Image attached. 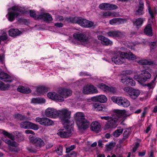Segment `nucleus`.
<instances>
[{
  "mask_svg": "<svg viewBox=\"0 0 157 157\" xmlns=\"http://www.w3.org/2000/svg\"><path fill=\"white\" fill-rule=\"evenodd\" d=\"M79 25L81 26L86 28H90L94 25L93 22L82 19L81 17Z\"/></svg>",
  "mask_w": 157,
  "mask_h": 157,
  "instance_id": "nucleus-21",
  "label": "nucleus"
},
{
  "mask_svg": "<svg viewBox=\"0 0 157 157\" xmlns=\"http://www.w3.org/2000/svg\"><path fill=\"white\" fill-rule=\"evenodd\" d=\"M30 15L31 17L33 18L36 20H38L39 18V15L37 14V13L33 10L30 11Z\"/></svg>",
  "mask_w": 157,
  "mask_h": 157,
  "instance_id": "nucleus-43",
  "label": "nucleus"
},
{
  "mask_svg": "<svg viewBox=\"0 0 157 157\" xmlns=\"http://www.w3.org/2000/svg\"><path fill=\"white\" fill-rule=\"evenodd\" d=\"M13 133L15 135L16 140L18 142H21L24 140V137L22 133L18 131H15Z\"/></svg>",
  "mask_w": 157,
  "mask_h": 157,
  "instance_id": "nucleus-35",
  "label": "nucleus"
},
{
  "mask_svg": "<svg viewBox=\"0 0 157 157\" xmlns=\"http://www.w3.org/2000/svg\"><path fill=\"white\" fill-rule=\"evenodd\" d=\"M7 36L6 33L4 32L2 35L0 36V39L1 41V40L2 41L5 40L7 39Z\"/></svg>",
  "mask_w": 157,
  "mask_h": 157,
  "instance_id": "nucleus-51",
  "label": "nucleus"
},
{
  "mask_svg": "<svg viewBox=\"0 0 157 157\" xmlns=\"http://www.w3.org/2000/svg\"><path fill=\"white\" fill-rule=\"evenodd\" d=\"M128 78V77H125L122 78L121 79V82L124 84H127V81Z\"/></svg>",
  "mask_w": 157,
  "mask_h": 157,
  "instance_id": "nucleus-55",
  "label": "nucleus"
},
{
  "mask_svg": "<svg viewBox=\"0 0 157 157\" xmlns=\"http://www.w3.org/2000/svg\"><path fill=\"white\" fill-rule=\"evenodd\" d=\"M144 33L145 35L149 36H153L152 29L150 24H148L145 27L144 29Z\"/></svg>",
  "mask_w": 157,
  "mask_h": 157,
  "instance_id": "nucleus-27",
  "label": "nucleus"
},
{
  "mask_svg": "<svg viewBox=\"0 0 157 157\" xmlns=\"http://www.w3.org/2000/svg\"><path fill=\"white\" fill-rule=\"evenodd\" d=\"M100 118L102 119H104L106 121H108L110 118V116H100Z\"/></svg>",
  "mask_w": 157,
  "mask_h": 157,
  "instance_id": "nucleus-63",
  "label": "nucleus"
},
{
  "mask_svg": "<svg viewBox=\"0 0 157 157\" xmlns=\"http://www.w3.org/2000/svg\"><path fill=\"white\" fill-rule=\"evenodd\" d=\"M139 146V144L138 143H136L135 146L133 147L132 149V152H135L137 150V148H138Z\"/></svg>",
  "mask_w": 157,
  "mask_h": 157,
  "instance_id": "nucleus-56",
  "label": "nucleus"
},
{
  "mask_svg": "<svg viewBox=\"0 0 157 157\" xmlns=\"http://www.w3.org/2000/svg\"><path fill=\"white\" fill-rule=\"evenodd\" d=\"M154 84L152 82H151L147 84H146L145 86H147L149 90H150L154 87Z\"/></svg>",
  "mask_w": 157,
  "mask_h": 157,
  "instance_id": "nucleus-53",
  "label": "nucleus"
},
{
  "mask_svg": "<svg viewBox=\"0 0 157 157\" xmlns=\"http://www.w3.org/2000/svg\"><path fill=\"white\" fill-rule=\"evenodd\" d=\"M30 140L32 144L38 149H39L44 146V141L40 138L32 137Z\"/></svg>",
  "mask_w": 157,
  "mask_h": 157,
  "instance_id": "nucleus-13",
  "label": "nucleus"
},
{
  "mask_svg": "<svg viewBox=\"0 0 157 157\" xmlns=\"http://www.w3.org/2000/svg\"><path fill=\"white\" fill-rule=\"evenodd\" d=\"M2 133L4 135L11 139V141L6 137H3L2 140L9 145V149L11 151L16 152L17 150V147L18 144L14 141L15 136L12 133H9L4 130H2Z\"/></svg>",
  "mask_w": 157,
  "mask_h": 157,
  "instance_id": "nucleus-4",
  "label": "nucleus"
},
{
  "mask_svg": "<svg viewBox=\"0 0 157 157\" xmlns=\"http://www.w3.org/2000/svg\"><path fill=\"white\" fill-rule=\"evenodd\" d=\"M101 129V125L98 122H93L91 126L90 129L93 131L98 133L100 131Z\"/></svg>",
  "mask_w": 157,
  "mask_h": 157,
  "instance_id": "nucleus-24",
  "label": "nucleus"
},
{
  "mask_svg": "<svg viewBox=\"0 0 157 157\" xmlns=\"http://www.w3.org/2000/svg\"><path fill=\"white\" fill-rule=\"evenodd\" d=\"M139 5L138 8L136 11V15H141L144 13V4L142 0H140L139 2Z\"/></svg>",
  "mask_w": 157,
  "mask_h": 157,
  "instance_id": "nucleus-25",
  "label": "nucleus"
},
{
  "mask_svg": "<svg viewBox=\"0 0 157 157\" xmlns=\"http://www.w3.org/2000/svg\"><path fill=\"white\" fill-rule=\"evenodd\" d=\"M28 150L30 152H34L36 151V149L34 148L33 147H29L28 148Z\"/></svg>",
  "mask_w": 157,
  "mask_h": 157,
  "instance_id": "nucleus-59",
  "label": "nucleus"
},
{
  "mask_svg": "<svg viewBox=\"0 0 157 157\" xmlns=\"http://www.w3.org/2000/svg\"><path fill=\"white\" fill-rule=\"evenodd\" d=\"M81 17H71L67 18V21L69 22H71L73 23H77L79 25Z\"/></svg>",
  "mask_w": 157,
  "mask_h": 157,
  "instance_id": "nucleus-34",
  "label": "nucleus"
},
{
  "mask_svg": "<svg viewBox=\"0 0 157 157\" xmlns=\"http://www.w3.org/2000/svg\"><path fill=\"white\" fill-rule=\"evenodd\" d=\"M127 139V138L125 137H123L119 140V143L120 144H121L123 143L126 141V140Z\"/></svg>",
  "mask_w": 157,
  "mask_h": 157,
  "instance_id": "nucleus-62",
  "label": "nucleus"
},
{
  "mask_svg": "<svg viewBox=\"0 0 157 157\" xmlns=\"http://www.w3.org/2000/svg\"><path fill=\"white\" fill-rule=\"evenodd\" d=\"M98 38L99 40H101L102 42V44L104 45H108L109 44H112L113 43L108 38L102 35L98 36Z\"/></svg>",
  "mask_w": 157,
  "mask_h": 157,
  "instance_id": "nucleus-26",
  "label": "nucleus"
},
{
  "mask_svg": "<svg viewBox=\"0 0 157 157\" xmlns=\"http://www.w3.org/2000/svg\"><path fill=\"white\" fill-rule=\"evenodd\" d=\"M55 26L58 28L62 27L63 26V25L61 22H58L55 24Z\"/></svg>",
  "mask_w": 157,
  "mask_h": 157,
  "instance_id": "nucleus-58",
  "label": "nucleus"
},
{
  "mask_svg": "<svg viewBox=\"0 0 157 157\" xmlns=\"http://www.w3.org/2000/svg\"><path fill=\"white\" fill-rule=\"evenodd\" d=\"M15 117L17 119H19L21 121H23L26 119L25 116H23L21 114H17L15 115Z\"/></svg>",
  "mask_w": 157,
  "mask_h": 157,
  "instance_id": "nucleus-47",
  "label": "nucleus"
},
{
  "mask_svg": "<svg viewBox=\"0 0 157 157\" xmlns=\"http://www.w3.org/2000/svg\"><path fill=\"white\" fill-rule=\"evenodd\" d=\"M146 153V151L144 150L142 152H139L138 153V155L139 156H144Z\"/></svg>",
  "mask_w": 157,
  "mask_h": 157,
  "instance_id": "nucleus-64",
  "label": "nucleus"
},
{
  "mask_svg": "<svg viewBox=\"0 0 157 157\" xmlns=\"http://www.w3.org/2000/svg\"><path fill=\"white\" fill-rule=\"evenodd\" d=\"M115 144L113 143H110L109 144H106L105 147L107 151H111L113 148Z\"/></svg>",
  "mask_w": 157,
  "mask_h": 157,
  "instance_id": "nucleus-48",
  "label": "nucleus"
},
{
  "mask_svg": "<svg viewBox=\"0 0 157 157\" xmlns=\"http://www.w3.org/2000/svg\"><path fill=\"white\" fill-rule=\"evenodd\" d=\"M123 129L121 127H118L117 129L113 133V136L115 137H118L122 133Z\"/></svg>",
  "mask_w": 157,
  "mask_h": 157,
  "instance_id": "nucleus-41",
  "label": "nucleus"
},
{
  "mask_svg": "<svg viewBox=\"0 0 157 157\" xmlns=\"http://www.w3.org/2000/svg\"><path fill=\"white\" fill-rule=\"evenodd\" d=\"M82 92L84 94H97L98 92L97 88L92 85L84 86L83 88Z\"/></svg>",
  "mask_w": 157,
  "mask_h": 157,
  "instance_id": "nucleus-12",
  "label": "nucleus"
},
{
  "mask_svg": "<svg viewBox=\"0 0 157 157\" xmlns=\"http://www.w3.org/2000/svg\"><path fill=\"white\" fill-rule=\"evenodd\" d=\"M47 95L48 98L52 100L60 102L63 101L64 100L61 95L54 92H49Z\"/></svg>",
  "mask_w": 157,
  "mask_h": 157,
  "instance_id": "nucleus-17",
  "label": "nucleus"
},
{
  "mask_svg": "<svg viewBox=\"0 0 157 157\" xmlns=\"http://www.w3.org/2000/svg\"><path fill=\"white\" fill-rule=\"evenodd\" d=\"M17 90L21 93L29 94L31 91V90L29 88H26L22 86H19L17 88Z\"/></svg>",
  "mask_w": 157,
  "mask_h": 157,
  "instance_id": "nucleus-33",
  "label": "nucleus"
},
{
  "mask_svg": "<svg viewBox=\"0 0 157 157\" xmlns=\"http://www.w3.org/2000/svg\"><path fill=\"white\" fill-rule=\"evenodd\" d=\"M138 62L140 64L142 65H151L154 64V62L153 61L151 60H147L146 59L139 60Z\"/></svg>",
  "mask_w": 157,
  "mask_h": 157,
  "instance_id": "nucleus-40",
  "label": "nucleus"
},
{
  "mask_svg": "<svg viewBox=\"0 0 157 157\" xmlns=\"http://www.w3.org/2000/svg\"><path fill=\"white\" fill-rule=\"evenodd\" d=\"M66 125V128L59 130L57 133V134L62 138H67L71 135V129L69 127L71 126Z\"/></svg>",
  "mask_w": 157,
  "mask_h": 157,
  "instance_id": "nucleus-9",
  "label": "nucleus"
},
{
  "mask_svg": "<svg viewBox=\"0 0 157 157\" xmlns=\"http://www.w3.org/2000/svg\"><path fill=\"white\" fill-rule=\"evenodd\" d=\"M76 124L79 130H85L88 128L90 123L85 118L84 114L82 112H77L74 115Z\"/></svg>",
  "mask_w": 157,
  "mask_h": 157,
  "instance_id": "nucleus-3",
  "label": "nucleus"
},
{
  "mask_svg": "<svg viewBox=\"0 0 157 157\" xmlns=\"http://www.w3.org/2000/svg\"><path fill=\"white\" fill-rule=\"evenodd\" d=\"M99 8L101 10H110L117 9L118 7L115 5L107 3L100 4L99 6Z\"/></svg>",
  "mask_w": 157,
  "mask_h": 157,
  "instance_id": "nucleus-15",
  "label": "nucleus"
},
{
  "mask_svg": "<svg viewBox=\"0 0 157 157\" xmlns=\"http://www.w3.org/2000/svg\"><path fill=\"white\" fill-rule=\"evenodd\" d=\"M132 71L129 70H126L123 71L124 74H125L126 75H130L132 74Z\"/></svg>",
  "mask_w": 157,
  "mask_h": 157,
  "instance_id": "nucleus-57",
  "label": "nucleus"
},
{
  "mask_svg": "<svg viewBox=\"0 0 157 157\" xmlns=\"http://www.w3.org/2000/svg\"><path fill=\"white\" fill-rule=\"evenodd\" d=\"M8 19L11 21H12L15 19V17L21 15V14H24L25 12L24 9L21 7L18 6H13L8 9Z\"/></svg>",
  "mask_w": 157,
  "mask_h": 157,
  "instance_id": "nucleus-5",
  "label": "nucleus"
},
{
  "mask_svg": "<svg viewBox=\"0 0 157 157\" xmlns=\"http://www.w3.org/2000/svg\"><path fill=\"white\" fill-rule=\"evenodd\" d=\"M124 90L127 93L128 96L132 99H135L137 98L140 93L138 90L132 87H125Z\"/></svg>",
  "mask_w": 157,
  "mask_h": 157,
  "instance_id": "nucleus-8",
  "label": "nucleus"
},
{
  "mask_svg": "<svg viewBox=\"0 0 157 157\" xmlns=\"http://www.w3.org/2000/svg\"><path fill=\"white\" fill-rule=\"evenodd\" d=\"M140 82H145L147 79H149L151 77V74L146 70L144 71L141 74Z\"/></svg>",
  "mask_w": 157,
  "mask_h": 157,
  "instance_id": "nucleus-22",
  "label": "nucleus"
},
{
  "mask_svg": "<svg viewBox=\"0 0 157 157\" xmlns=\"http://www.w3.org/2000/svg\"><path fill=\"white\" fill-rule=\"evenodd\" d=\"M20 125L21 128L24 129H29L36 130L39 128L38 125L29 121L21 122Z\"/></svg>",
  "mask_w": 157,
  "mask_h": 157,
  "instance_id": "nucleus-11",
  "label": "nucleus"
},
{
  "mask_svg": "<svg viewBox=\"0 0 157 157\" xmlns=\"http://www.w3.org/2000/svg\"><path fill=\"white\" fill-rule=\"evenodd\" d=\"M134 78L135 79L138 80V82H140V78H141V75H136L134 76Z\"/></svg>",
  "mask_w": 157,
  "mask_h": 157,
  "instance_id": "nucleus-60",
  "label": "nucleus"
},
{
  "mask_svg": "<svg viewBox=\"0 0 157 157\" xmlns=\"http://www.w3.org/2000/svg\"><path fill=\"white\" fill-rule=\"evenodd\" d=\"M45 114L48 117L56 118L58 117V111L53 108H48L45 110Z\"/></svg>",
  "mask_w": 157,
  "mask_h": 157,
  "instance_id": "nucleus-14",
  "label": "nucleus"
},
{
  "mask_svg": "<svg viewBox=\"0 0 157 157\" xmlns=\"http://www.w3.org/2000/svg\"><path fill=\"white\" fill-rule=\"evenodd\" d=\"M35 121L36 122L39 123L40 125L46 126H51L53 124L52 121L45 117H36V118Z\"/></svg>",
  "mask_w": 157,
  "mask_h": 157,
  "instance_id": "nucleus-10",
  "label": "nucleus"
},
{
  "mask_svg": "<svg viewBox=\"0 0 157 157\" xmlns=\"http://www.w3.org/2000/svg\"><path fill=\"white\" fill-rule=\"evenodd\" d=\"M148 45L150 46V49L151 52H153L157 47V42L155 41L149 42Z\"/></svg>",
  "mask_w": 157,
  "mask_h": 157,
  "instance_id": "nucleus-42",
  "label": "nucleus"
},
{
  "mask_svg": "<svg viewBox=\"0 0 157 157\" xmlns=\"http://www.w3.org/2000/svg\"><path fill=\"white\" fill-rule=\"evenodd\" d=\"M130 115V114H127L125 110L114 109L113 114L110 116L109 119L104 126V129L106 130L110 128H116L117 126L119 120L123 121L128 116Z\"/></svg>",
  "mask_w": 157,
  "mask_h": 157,
  "instance_id": "nucleus-1",
  "label": "nucleus"
},
{
  "mask_svg": "<svg viewBox=\"0 0 157 157\" xmlns=\"http://www.w3.org/2000/svg\"><path fill=\"white\" fill-rule=\"evenodd\" d=\"M56 151L59 155H61L63 154V147L61 145H59L56 149Z\"/></svg>",
  "mask_w": 157,
  "mask_h": 157,
  "instance_id": "nucleus-46",
  "label": "nucleus"
},
{
  "mask_svg": "<svg viewBox=\"0 0 157 157\" xmlns=\"http://www.w3.org/2000/svg\"><path fill=\"white\" fill-rule=\"evenodd\" d=\"M136 84L135 81L133 80L132 78H130L129 77H128V80L127 81V84L128 85L131 86H134Z\"/></svg>",
  "mask_w": 157,
  "mask_h": 157,
  "instance_id": "nucleus-45",
  "label": "nucleus"
},
{
  "mask_svg": "<svg viewBox=\"0 0 157 157\" xmlns=\"http://www.w3.org/2000/svg\"><path fill=\"white\" fill-rule=\"evenodd\" d=\"M36 91L39 95L44 94L48 91V89L44 86H39L37 87Z\"/></svg>",
  "mask_w": 157,
  "mask_h": 157,
  "instance_id": "nucleus-37",
  "label": "nucleus"
},
{
  "mask_svg": "<svg viewBox=\"0 0 157 157\" xmlns=\"http://www.w3.org/2000/svg\"><path fill=\"white\" fill-rule=\"evenodd\" d=\"M147 9L148 13L151 18L152 19L155 18V15L157 13V10L155 8L153 10H152L149 5L147 6Z\"/></svg>",
  "mask_w": 157,
  "mask_h": 157,
  "instance_id": "nucleus-36",
  "label": "nucleus"
},
{
  "mask_svg": "<svg viewBox=\"0 0 157 157\" xmlns=\"http://www.w3.org/2000/svg\"><path fill=\"white\" fill-rule=\"evenodd\" d=\"M72 93V91L68 89H65L62 90V91L60 92V95L64 98H66L71 96Z\"/></svg>",
  "mask_w": 157,
  "mask_h": 157,
  "instance_id": "nucleus-28",
  "label": "nucleus"
},
{
  "mask_svg": "<svg viewBox=\"0 0 157 157\" xmlns=\"http://www.w3.org/2000/svg\"><path fill=\"white\" fill-rule=\"evenodd\" d=\"M144 21V19L142 18H139L133 19L132 21L134 26L137 28L142 26Z\"/></svg>",
  "mask_w": 157,
  "mask_h": 157,
  "instance_id": "nucleus-23",
  "label": "nucleus"
},
{
  "mask_svg": "<svg viewBox=\"0 0 157 157\" xmlns=\"http://www.w3.org/2000/svg\"><path fill=\"white\" fill-rule=\"evenodd\" d=\"M39 19H42L46 22H49L53 20L51 15L48 13H42L39 15Z\"/></svg>",
  "mask_w": 157,
  "mask_h": 157,
  "instance_id": "nucleus-18",
  "label": "nucleus"
},
{
  "mask_svg": "<svg viewBox=\"0 0 157 157\" xmlns=\"http://www.w3.org/2000/svg\"><path fill=\"white\" fill-rule=\"evenodd\" d=\"M111 100L118 105L124 107H127L130 105L129 101L124 97H112L111 98Z\"/></svg>",
  "mask_w": 157,
  "mask_h": 157,
  "instance_id": "nucleus-7",
  "label": "nucleus"
},
{
  "mask_svg": "<svg viewBox=\"0 0 157 157\" xmlns=\"http://www.w3.org/2000/svg\"><path fill=\"white\" fill-rule=\"evenodd\" d=\"M73 36L74 39L81 42H86L88 40V37L85 34L81 33H74L73 35Z\"/></svg>",
  "mask_w": 157,
  "mask_h": 157,
  "instance_id": "nucleus-20",
  "label": "nucleus"
},
{
  "mask_svg": "<svg viewBox=\"0 0 157 157\" xmlns=\"http://www.w3.org/2000/svg\"><path fill=\"white\" fill-rule=\"evenodd\" d=\"M111 15V13L109 11L104 13L103 14V17L104 18H106L107 17H109Z\"/></svg>",
  "mask_w": 157,
  "mask_h": 157,
  "instance_id": "nucleus-54",
  "label": "nucleus"
},
{
  "mask_svg": "<svg viewBox=\"0 0 157 157\" xmlns=\"http://www.w3.org/2000/svg\"><path fill=\"white\" fill-rule=\"evenodd\" d=\"M21 34L20 31L17 29H12L9 31V36L12 37L19 36Z\"/></svg>",
  "mask_w": 157,
  "mask_h": 157,
  "instance_id": "nucleus-31",
  "label": "nucleus"
},
{
  "mask_svg": "<svg viewBox=\"0 0 157 157\" xmlns=\"http://www.w3.org/2000/svg\"><path fill=\"white\" fill-rule=\"evenodd\" d=\"M124 20L121 18H114L110 20L109 23L112 25H120L123 23Z\"/></svg>",
  "mask_w": 157,
  "mask_h": 157,
  "instance_id": "nucleus-30",
  "label": "nucleus"
},
{
  "mask_svg": "<svg viewBox=\"0 0 157 157\" xmlns=\"http://www.w3.org/2000/svg\"><path fill=\"white\" fill-rule=\"evenodd\" d=\"M9 87V85H5L3 82L0 81V90H5Z\"/></svg>",
  "mask_w": 157,
  "mask_h": 157,
  "instance_id": "nucleus-44",
  "label": "nucleus"
},
{
  "mask_svg": "<svg viewBox=\"0 0 157 157\" xmlns=\"http://www.w3.org/2000/svg\"><path fill=\"white\" fill-rule=\"evenodd\" d=\"M75 147V145H72L70 147H67L66 148V152L67 153L70 152L71 151L74 149Z\"/></svg>",
  "mask_w": 157,
  "mask_h": 157,
  "instance_id": "nucleus-50",
  "label": "nucleus"
},
{
  "mask_svg": "<svg viewBox=\"0 0 157 157\" xmlns=\"http://www.w3.org/2000/svg\"><path fill=\"white\" fill-rule=\"evenodd\" d=\"M25 132L27 134H30L33 135H35L34 132L30 130H27L25 131Z\"/></svg>",
  "mask_w": 157,
  "mask_h": 157,
  "instance_id": "nucleus-61",
  "label": "nucleus"
},
{
  "mask_svg": "<svg viewBox=\"0 0 157 157\" xmlns=\"http://www.w3.org/2000/svg\"><path fill=\"white\" fill-rule=\"evenodd\" d=\"M0 79L6 82L10 83L13 82V79L7 73L0 72Z\"/></svg>",
  "mask_w": 157,
  "mask_h": 157,
  "instance_id": "nucleus-19",
  "label": "nucleus"
},
{
  "mask_svg": "<svg viewBox=\"0 0 157 157\" xmlns=\"http://www.w3.org/2000/svg\"><path fill=\"white\" fill-rule=\"evenodd\" d=\"M133 60L136 59V56L132 52L129 53L121 51L114 53V56L112 58V61L116 64H121L124 62V59Z\"/></svg>",
  "mask_w": 157,
  "mask_h": 157,
  "instance_id": "nucleus-2",
  "label": "nucleus"
},
{
  "mask_svg": "<svg viewBox=\"0 0 157 157\" xmlns=\"http://www.w3.org/2000/svg\"><path fill=\"white\" fill-rule=\"evenodd\" d=\"M94 99L100 103H105L107 101V98L104 95H100L94 97Z\"/></svg>",
  "mask_w": 157,
  "mask_h": 157,
  "instance_id": "nucleus-32",
  "label": "nucleus"
},
{
  "mask_svg": "<svg viewBox=\"0 0 157 157\" xmlns=\"http://www.w3.org/2000/svg\"><path fill=\"white\" fill-rule=\"evenodd\" d=\"M98 87L100 89L107 92L115 93L117 91L115 87L112 86H109L103 83L98 85Z\"/></svg>",
  "mask_w": 157,
  "mask_h": 157,
  "instance_id": "nucleus-16",
  "label": "nucleus"
},
{
  "mask_svg": "<svg viewBox=\"0 0 157 157\" xmlns=\"http://www.w3.org/2000/svg\"><path fill=\"white\" fill-rule=\"evenodd\" d=\"M130 129H127V130H125L123 134V137H126L128 139L130 134Z\"/></svg>",
  "mask_w": 157,
  "mask_h": 157,
  "instance_id": "nucleus-49",
  "label": "nucleus"
},
{
  "mask_svg": "<svg viewBox=\"0 0 157 157\" xmlns=\"http://www.w3.org/2000/svg\"><path fill=\"white\" fill-rule=\"evenodd\" d=\"M93 109H95L97 111H102L104 107L103 105L99 103H93Z\"/></svg>",
  "mask_w": 157,
  "mask_h": 157,
  "instance_id": "nucleus-39",
  "label": "nucleus"
},
{
  "mask_svg": "<svg viewBox=\"0 0 157 157\" xmlns=\"http://www.w3.org/2000/svg\"><path fill=\"white\" fill-rule=\"evenodd\" d=\"M71 112L68 110L63 109L58 111V116L62 121L64 124L67 126H72L74 124L73 121H70L69 120L71 118Z\"/></svg>",
  "mask_w": 157,
  "mask_h": 157,
  "instance_id": "nucleus-6",
  "label": "nucleus"
},
{
  "mask_svg": "<svg viewBox=\"0 0 157 157\" xmlns=\"http://www.w3.org/2000/svg\"><path fill=\"white\" fill-rule=\"evenodd\" d=\"M77 156V153L74 151L68 154L67 155H65V157H76Z\"/></svg>",
  "mask_w": 157,
  "mask_h": 157,
  "instance_id": "nucleus-52",
  "label": "nucleus"
},
{
  "mask_svg": "<svg viewBox=\"0 0 157 157\" xmlns=\"http://www.w3.org/2000/svg\"><path fill=\"white\" fill-rule=\"evenodd\" d=\"M107 34L109 36L113 37H120L122 35L121 33L118 31H111L107 32Z\"/></svg>",
  "mask_w": 157,
  "mask_h": 157,
  "instance_id": "nucleus-29",
  "label": "nucleus"
},
{
  "mask_svg": "<svg viewBox=\"0 0 157 157\" xmlns=\"http://www.w3.org/2000/svg\"><path fill=\"white\" fill-rule=\"evenodd\" d=\"M45 101V100L44 98H32L31 102L34 104H41L44 103Z\"/></svg>",
  "mask_w": 157,
  "mask_h": 157,
  "instance_id": "nucleus-38",
  "label": "nucleus"
}]
</instances>
